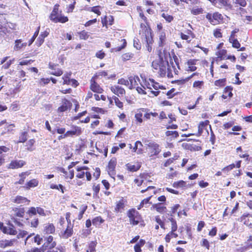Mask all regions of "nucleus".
Listing matches in <instances>:
<instances>
[{
  "instance_id": "1",
  "label": "nucleus",
  "mask_w": 252,
  "mask_h": 252,
  "mask_svg": "<svg viewBox=\"0 0 252 252\" xmlns=\"http://www.w3.org/2000/svg\"><path fill=\"white\" fill-rule=\"evenodd\" d=\"M139 34L141 36V39L143 43L146 44V47L149 52H151L152 47L151 44L153 43V36L151 29L146 26L144 24H141Z\"/></svg>"
},
{
  "instance_id": "2",
  "label": "nucleus",
  "mask_w": 252,
  "mask_h": 252,
  "mask_svg": "<svg viewBox=\"0 0 252 252\" xmlns=\"http://www.w3.org/2000/svg\"><path fill=\"white\" fill-rule=\"evenodd\" d=\"M168 66V61L163 60L160 57L158 59L154 61L152 64L154 71L162 77L165 76Z\"/></svg>"
},
{
  "instance_id": "3",
  "label": "nucleus",
  "mask_w": 252,
  "mask_h": 252,
  "mask_svg": "<svg viewBox=\"0 0 252 252\" xmlns=\"http://www.w3.org/2000/svg\"><path fill=\"white\" fill-rule=\"evenodd\" d=\"M146 145L151 151V156L158 155L161 151L159 149V145L155 142L148 141Z\"/></svg>"
},
{
  "instance_id": "4",
  "label": "nucleus",
  "mask_w": 252,
  "mask_h": 252,
  "mask_svg": "<svg viewBox=\"0 0 252 252\" xmlns=\"http://www.w3.org/2000/svg\"><path fill=\"white\" fill-rule=\"evenodd\" d=\"M34 235V233L31 234L26 239L25 241V245H31L32 243L34 242L37 245H40L42 241V238L39 235H36L32 238V236Z\"/></svg>"
},
{
  "instance_id": "5",
  "label": "nucleus",
  "mask_w": 252,
  "mask_h": 252,
  "mask_svg": "<svg viewBox=\"0 0 252 252\" xmlns=\"http://www.w3.org/2000/svg\"><path fill=\"white\" fill-rule=\"evenodd\" d=\"M46 242L42 245L43 250L46 251L48 249H52L56 246V243L53 241V237L52 236H49L45 238Z\"/></svg>"
},
{
  "instance_id": "6",
  "label": "nucleus",
  "mask_w": 252,
  "mask_h": 252,
  "mask_svg": "<svg viewBox=\"0 0 252 252\" xmlns=\"http://www.w3.org/2000/svg\"><path fill=\"white\" fill-rule=\"evenodd\" d=\"M72 129L70 130L67 131L64 134V137H68V136H79L81 133V128L79 126H72Z\"/></svg>"
},
{
  "instance_id": "7",
  "label": "nucleus",
  "mask_w": 252,
  "mask_h": 252,
  "mask_svg": "<svg viewBox=\"0 0 252 252\" xmlns=\"http://www.w3.org/2000/svg\"><path fill=\"white\" fill-rule=\"evenodd\" d=\"M138 212L134 209L129 210L127 213V216L129 218L130 223L133 225H137L139 221L136 220Z\"/></svg>"
},
{
  "instance_id": "8",
  "label": "nucleus",
  "mask_w": 252,
  "mask_h": 252,
  "mask_svg": "<svg viewBox=\"0 0 252 252\" xmlns=\"http://www.w3.org/2000/svg\"><path fill=\"white\" fill-rule=\"evenodd\" d=\"M129 82V89H132L136 88L140 83V79L138 76L136 75H131L128 77Z\"/></svg>"
},
{
  "instance_id": "9",
  "label": "nucleus",
  "mask_w": 252,
  "mask_h": 252,
  "mask_svg": "<svg viewBox=\"0 0 252 252\" xmlns=\"http://www.w3.org/2000/svg\"><path fill=\"white\" fill-rule=\"evenodd\" d=\"M111 91L118 96H123L126 93L124 88L119 85H114L110 88Z\"/></svg>"
},
{
  "instance_id": "10",
  "label": "nucleus",
  "mask_w": 252,
  "mask_h": 252,
  "mask_svg": "<svg viewBox=\"0 0 252 252\" xmlns=\"http://www.w3.org/2000/svg\"><path fill=\"white\" fill-rule=\"evenodd\" d=\"M91 90L94 93L101 94L103 92V89L93 79L91 81Z\"/></svg>"
},
{
  "instance_id": "11",
  "label": "nucleus",
  "mask_w": 252,
  "mask_h": 252,
  "mask_svg": "<svg viewBox=\"0 0 252 252\" xmlns=\"http://www.w3.org/2000/svg\"><path fill=\"white\" fill-rule=\"evenodd\" d=\"M25 163V162L23 160H12L9 164V168L11 169L21 168L23 166Z\"/></svg>"
},
{
  "instance_id": "12",
  "label": "nucleus",
  "mask_w": 252,
  "mask_h": 252,
  "mask_svg": "<svg viewBox=\"0 0 252 252\" xmlns=\"http://www.w3.org/2000/svg\"><path fill=\"white\" fill-rule=\"evenodd\" d=\"M59 4H56L53 8L52 12H51L50 19L51 21L55 22V20L57 19V17L60 15V13H59Z\"/></svg>"
},
{
  "instance_id": "13",
  "label": "nucleus",
  "mask_w": 252,
  "mask_h": 252,
  "mask_svg": "<svg viewBox=\"0 0 252 252\" xmlns=\"http://www.w3.org/2000/svg\"><path fill=\"white\" fill-rule=\"evenodd\" d=\"M116 165V158H112L110 159L108 165V172L109 174H113Z\"/></svg>"
},
{
  "instance_id": "14",
  "label": "nucleus",
  "mask_w": 252,
  "mask_h": 252,
  "mask_svg": "<svg viewBox=\"0 0 252 252\" xmlns=\"http://www.w3.org/2000/svg\"><path fill=\"white\" fill-rule=\"evenodd\" d=\"M12 201L18 204H29L30 202L27 198L21 196H17Z\"/></svg>"
},
{
  "instance_id": "15",
  "label": "nucleus",
  "mask_w": 252,
  "mask_h": 252,
  "mask_svg": "<svg viewBox=\"0 0 252 252\" xmlns=\"http://www.w3.org/2000/svg\"><path fill=\"white\" fill-rule=\"evenodd\" d=\"M73 234L72 227L67 226L66 229L61 234V237L63 239H67L71 237Z\"/></svg>"
},
{
  "instance_id": "16",
  "label": "nucleus",
  "mask_w": 252,
  "mask_h": 252,
  "mask_svg": "<svg viewBox=\"0 0 252 252\" xmlns=\"http://www.w3.org/2000/svg\"><path fill=\"white\" fill-rule=\"evenodd\" d=\"M26 42H22L21 39H17L15 41V45L13 49L15 51H19L21 50L23 47H25L27 46Z\"/></svg>"
},
{
  "instance_id": "17",
  "label": "nucleus",
  "mask_w": 252,
  "mask_h": 252,
  "mask_svg": "<svg viewBox=\"0 0 252 252\" xmlns=\"http://www.w3.org/2000/svg\"><path fill=\"white\" fill-rule=\"evenodd\" d=\"M70 104L71 103L69 101L65 99L63 102L62 105L58 108V112H63L67 110V109L70 107Z\"/></svg>"
},
{
  "instance_id": "18",
  "label": "nucleus",
  "mask_w": 252,
  "mask_h": 252,
  "mask_svg": "<svg viewBox=\"0 0 252 252\" xmlns=\"http://www.w3.org/2000/svg\"><path fill=\"white\" fill-rule=\"evenodd\" d=\"M127 170L131 172H135L138 170L141 165L139 163H137L136 164H131L130 163H127L126 164Z\"/></svg>"
},
{
  "instance_id": "19",
  "label": "nucleus",
  "mask_w": 252,
  "mask_h": 252,
  "mask_svg": "<svg viewBox=\"0 0 252 252\" xmlns=\"http://www.w3.org/2000/svg\"><path fill=\"white\" fill-rule=\"evenodd\" d=\"M209 123V121L208 120H206L204 122H201L198 126V135H200L202 132L203 129L207 126Z\"/></svg>"
},
{
  "instance_id": "20",
  "label": "nucleus",
  "mask_w": 252,
  "mask_h": 252,
  "mask_svg": "<svg viewBox=\"0 0 252 252\" xmlns=\"http://www.w3.org/2000/svg\"><path fill=\"white\" fill-rule=\"evenodd\" d=\"M38 185V181L36 179H33L28 182L26 184V188L27 189H30L31 188H34L37 187Z\"/></svg>"
},
{
  "instance_id": "21",
  "label": "nucleus",
  "mask_w": 252,
  "mask_h": 252,
  "mask_svg": "<svg viewBox=\"0 0 252 252\" xmlns=\"http://www.w3.org/2000/svg\"><path fill=\"white\" fill-rule=\"evenodd\" d=\"M153 207L155 209L157 212L160 213L164 212L166 209L161 203L154 204L153 205Z\"/></svg>"
},
{
  "instance_id": "22",
  "label": "nucleus",
  "mask_w": 252,
  "mask_h": 252,
  "mask_svg": "<svg viewBox=\"0 0 252 252\" xmlns=\"http://www.w3.org/2000/svg\"><path fill=\"white\" fill-rule=\"evenodd\" d=\"M44 231L47 234H53L55 231V227L53 224H48L45 226Z\"/></svg>"
},
{
  "instance_id": "23",
  "label": "nucleus",
  "mask_w": 252,
  "mask_h": 252,
  "mask_svg": "<svg viewBox=\"0 0 252 252\" xmlns=\"http://www.w3.org/2000/svg\"><path fill=\"white\" fill-rule=\"evenodd\" d=\"M175 231H173L171 230V231L166 235L165 240L166 242L168 243L172 238L178 237V234L175 233Z\"/></svg>"
},
{
  "instance_id": "24",
  "label": "nucleus",
  "mask_w": 252,
  "mask_h": 252,
  "mask_svg": "<svg viewBox=\"0 0 252 252\" xmlns=\"http://www.w3.org/2000/svg\"><path fill=\"white\" fill-rule=\"evenodd\" d=\"M7 226H4L3 223L0 222V229L4 233L9 234L10 235H15L17 233V231L15 229H12L11 231H6V227Z\"/></svg>"
},
{
  "instance_id": "25",
  "label": "nucleus",
  "mask_w": 252,
  "mask_h": 252,
  "mask_svg": "<svg viewBox=\"0 0 252 252\" xmlns=\"http://www.w3.org/2000/svg\"><path fill=\"white\" fill-rule=\"evenodd\" d=\"M49 32L45 31L42 32L38 37L37 41L39 42V46L41 45L44 41V38L48 36Z\"/></svg>"
},
{
  "instance_id": "26",
  "label": "nucleus",
  "mask_w": 252,
  "mask_h": 252,
  "mask_svg": "<svg viewBox=\"0 0 252 252\" xmlns=\"http://www.w3.org/2000/svg\"><path fill=\"white\" fill-rule=\"evenodd\" d=\"M226 50L222 49L217 52L216 55L218 56V58L220 59V60H223L226 59Z\"/></svg>"
},
{
  "instance_id": "27",
  "label": "nucleus",
  "mask_w": 252,
  "mask_h": 252,
  "mask_svg": "<svg viewBox=\"0 0 252 252\" xmlns=\"http://www.w3.org/2000/svg\"><path fill=\"white\" fill-rule=\"evenodd\" d=\"M29 175L30 172L28 171L21 173L19 175V176L21 177V179L19 180V181H18L16 183L19 184H23L26 177L29 176Z\"/></svg>"
},
{
  "instance_id": "28",
  "label": "nucleus",
  "mask_w": 252,
  "mask_h": 252,
  "mask_svg": "<svg viewBox=\"0 0 252 252\" xmlns=\"http://www.w3.org/2000/svg\"><path fill=\"white\" fill-rule=\"evenodd\" d=\"M139 145L141 147H142L143 146L142 143L140 141H137L135 143V146L133 148V151L135 152L137 150V154H140L142 153V149H141V148H139Z\"/></svg>"
},
{
  "instance_id": "29",
  "label": "nucleus",
  "mask_w": 252,
  "mask_h": 252,
  "mask_svg": "<svg viewBox=\"0 0 252 252\" xmlns=\"http://www.w3.org/2000/svg\"><path fill=\"white\" fill-rule=\"evenodd\" d=\"M14 215L16 217L22 218L23 217L24 214V209L22 208H15L14 210Z\"/></svg>"
},
{
  "instance_id": "30",
  "label": "nucleus",
  "mask_w": 252,
  "mask_h": 252,
  "mask_svg": "<svg viewBox=\"0 0 252 252\" xmlns=\"http://www.w3.org/2000/svg\"><path fill=\"white\" fill-rule=\"evenodd\" d=\"M103 221V220L100 217H96L92 220V223L93 225L97 226L101 224Z\"/></svg>"
},
{
  "instance_id": "31",
  "label": "nucleus",
  "mask_w": 252,
  "mask_h": 252,
  "mask_svg": "<svg viewBox=\"0 0 252 252\" xmlns=\"http://www.w3.org/2000/svg\"><path fill=\"white\" fill-rule=\"evenodd\" d=\"M125 207L124 201L123 199L117 202L115 210L117 212H120Z\"/></svg>"
},
{
  "instance_id": "32",
  "label": "nucleus",
  "mask_w": 252,
  "mask_h": 252,
  "mask_svg": "<svg viewBox=\"0 0 252 252\" xmlns=\"http://www.w3.org/2000/svg\"><path fill=\"white\" fill-rule=\"evenodd\" d=\"M229 41L232 44V47L235 48H239L240 47V44L237 39L235 38H229Z\"/></svg>"
},
{
  "instance_id": "33",
  "label": "nucleus",
  "mask_w": 252,
  "mask_h": 252,
  "mask_svg": "<svg viewBox=\"0 0 252 252\" xmlns=\"http://www.w3.org/2000/svg\"><path fill=\"white\" fill-rule=\"evenodd\" d=\"M13 243L11 241L5 240L0 242V247L1 248H5L8 246H11Z\"/></svg>"
},
{
  "instance_id": "34",
  "label": "nucleus",
  "mask_w": 252,
  "mask_h": 252,
  "mask_svg": "<svg viewBox=\"0 0 252 252\" xmlns=\"http://www.w3.org/2000/svg\"><path fill=\"white\" fill-rule=\"evenodd\" d=\"M186 186V183L183 181L181 180L178 182H175L173 183V186L174 188H183Z\"/></svg>"
},
{
  "instance_id": "35",
  "label": "nucleus",
  "mask_w": 252,
  "mask_h": 252,
  "mask_svg": "<svg viewBox=\"0 0 252 252\" xmlns=\"http://www.w3.org/2000/svg\"><path fill=\"white\" fill-rule=\"evenodd\" d=\"M71 75V73L70 72L67 73L65 74H64L63 77V84H69V81L71 79H70V77Z\"/></svg>"
},
{
  "instance_id": "36",
  "label": "nucleus",
  "mask_w": 252,
  "mask_h": 252,
  "mask_svg": "<svg viewBox=\"0 0 252 252\" xmlns=\"http://www.w3.org/2000/svg\"><path fill=\"white\" fill-rule=\"evenodd\" d=\"M252 217V215L250 214H244L240 218V221L243 222L245 225H248V221L247 220V218Z\"/></svg>"
},
{
  "instance_id": "37",
  "label": "nucleus",
  "mask_w": 252,
  "mask_h": 252,
  "mask_svg": "<svg viewBox=\"0 0 252 252\" xmlns=\"http://www.w3.org/2000/svg\"><path fill=\"white\" fill-rule=\"evenodd\" d=\"M203 9L202 8L195 7L191 10V14L196 15L202 13Z\"/></svg>"
},
{
  "instance_id": "38",
  "label": "nucleus",
  "mask_w": 252,
  "mask_h": 252,
  "mask_svg": "<svg viewBox=\"0 0 252 252\" xmlns=\"http://www.w3.org/2000/svg\"><path fill=\"white\" fill-rule=\"evenodd\" d=\"M68 20V18L64 16H62L61 14L57 17L54 23L61 22L62 23H65Z\"/></svg>"
},
{
  "instance_id": "39",
  "label": "nucleus",
  "mask_w": 252,
  "mask_h": 252,
  "mask_svg": "<svg viewBox=\"0 0 252 252\" xmlns=\"http://www.w3.org/2000/svg\"><path fill=\"white\" fill-rule=\"evenodd\" d=\"M233 3L242 7H245L247 4L246 0H233Z\"/></svg>"
},
{
  "instance_id": "40",
  "label": "nucleus",
  "mask_w": 252,
  "mask_h": 252,
  "mask_svg": "<svg viewBox=\"0 0 252 252\" xmlns=\"http://www.w3.org/2000/svg\"><path fill=\"white\" fill-rule=\"evenodd\" d=\"M165 135L167 136H171L173 138H176L179 136V133L177 131L168 130L165 132Z\"/></svg>"
},
{
  "instance_id": "41",
  "label": "nucleus",
  "mask_w": 252,
  "mask_h": 252,
  "mask_svg": "<svg viewBox=\"0 0 252 252\" xmlns=\"http://www.w3.org/2000/svg\"><path fill=\"white\" fill-rule=\"evenodd\" d=\"M27 132H22L19 136V142L24 143L27 140Z\"/></svg>"
},
{
  "instance_id": "42",
  "label": "nucleus",
  "mask_w": 252,
  "mask_h": 252,
  "mask_svg": "<svg viewBox=\"0 0 252 252\" xmlns=\"http://www.w3.org/2000/svg\"><path fill=\"white\" fill-rule=\"evenodd\" d=\"M133 56V54L130 53H126L125 54H124L122 56V60L124 61H127L130 60L131 58H132Z\"/></svg>"
},
{
  "instance_id": "43",
  "label": "nucleus",
  "mask_w": 252,
  "mask_h": 252,
  "mask_svg": "<svg viewBox=\"0 0 252 252\" xmlns=\"http://www.w3.org/2000/svg\"><path fill=\"white\" fill-rule=\"evenodd\" d=\"M39 29H40V27L39 26V27H37V30L35 32H34L33 35L32 36V38L29 41V46L31 45L33 43V42L34 41V40L36 38V37L37 36V35H38V34L39 33Z\"/></svg>"
},
{
  "instance_id": "44",
  "label": "nucleus",
  "mask_w": 252,
  "mask_h": 252,
  "mask_svg": "<svg viewBox=\"0 0 252 252\" xmlns=\"http://www.w3.org/2000/svg\"><path fill=\"white\" fill-rule=\"evenodd\" d=\"M80 38L81 39L86 40L89 37V34L88 32L83 31L79 33Z\"/></svg>"
},
{
  "instance_id": "45",
  "label": "nucleus",
  "mask_w": 252,
  "mask_h": 252,
  "mask_svg": "<svg viewBox=\"0 0 252 252\" xmlns=\"http://www.w3.org/2000/svg\"><path fill=\"white\" fill-rule=\"evenodd\" d=\"M225 82V78L219 79L215 82V85L218 87H222L224 86Z\"/></svg>"
},
{
  "instance_id": "46",
  "label": "nucleus",
  "mask_w": 252,
  "mask_h": 252,
  "mask_svg": "<svg viewBox=\"0 0 252 252\" xmlns=\"http://www.w3.org/2000/svg\"><path fill=\"white\" fill-rule=\"evenodd\" d=\"M118 83L121 85H124L127 86L128 88L129 87V80H126L124 78H121L118 80Z\"/></svg>"
},
{
  "instance_id": "47",
  "label": "nucleus",
  "mask_w": 252,
  "mask_h": 252,
  "mask_svg": "<svg viewBox=\"0 0 252 252\" xmlns=\"http://www.w3.org/2000/svg\"><path fill=\"white\" fill-rule=\"evenodd\" d=\"M161 16L168 22H171L173 20V17L172 16L165 13H163L161 14Z\"/></svg>"
},
{
  "instance_id": "48",
  "label": "nucleus",
  "mask_w": 252,
  "mask_h": 252,
  "mask_svg": "<svg viewBox=\"0 0 252 252\" xmlns=\"http://www.w3.org/2000/svg\"><path fill=\"white\" fill-rule=\"evenodd\" d=\"M133 46L137 50L141 49V44L139 39L135 37L133 39Z\"/></svg>"
},
{
  "instance_id": "49",
  "label": "nucleus",
  "mask_w": 252,
  "mask_h": 252,
  "mask_svg": "<svg viewBox=\"0 0 252 252\" xmlns=\"http://www.w3.org/2000/svg\"><path fill=\"white\" fill-rule=\"evenodd\" d=\"M35 142V140L34 139H30L28 141L27 143V150L29 151H32L33 150V149L32 148V146L34 144Z\"/></svg>"
},
{
  "instance_id": "50",
  "label": "nucleus",
  "mask_w": 252,
  "mask_h": 252,
  "mask_svg": "<svg viewBox=\"0 0 252 252\" xmlns=\"http://www.w3.org/2000/svg\"><path fill=\"white\" fill-rule=\"evenodd\" d=\"M124 42H123V44L122 46H119V47H117L116 48H115L114 49H113V50L115 52H119L122 49H124V48H125V47L126 46V41L125 39H123L122 40Z\"/></svg>"
},
{
  "instance_id": "51",
  "label": "nucleus",
  "mask_w": 252,
  "mask_h": 252,
  "mask_svg": "<svg viewBox=\"0 0 252 252\" xmlns=\"http://www.w3.org/2000/svg\"><path fill=\"white\" fill-rule=\"evenodd\" d=\"M63 71L60 69H57L56 68L54 69L51 72V74L57 76H60L63 74Z\"/></svg>"
},
{
  "instance_id": "52",
  "label": "nucleus",
  "mask_w": 252,
  "mask_h": 252,
  "mask_svg": "<svg viewBox=\"0 0 252 252\" xmlns=\"http://www.w3.org/2000/svg\"><path fill=\"white\" fill-rule=\"evenodd\" d=\"M37 213V208L31 207L28 211V214L30 215H35Z\"/></svg>"
},
{
  "instance_id": "53",
  "label": "nucleus",
  "mask_w": 252,
  "mask_h": 252,
  "mask_svg": "<svg viewBox=\"0 0 252 252\" xmlns=\"http://www.w3.org/2000/svg\"><path fill=\"white\" fill-rule=\"evenodd\" d=\"M114 99L117 106L120 108H122L123 107V103L119 99V98L115 96L114 98Z\"/></svg>"
},
{
  "instance_id": "54",
  "label": "nucleus",
  "mask_w": 252,
  "mask_h": 252,
  "mask_svg": "<svg viewBox=\"0 0 252 252\" xmlns=\"http://www.w3.org/2000/svg\"><path fill=\"white\" fill-rule=\"evenodd\" d=\"M203 84V81H195L193 84V87L194 88L200 89Z\"/></svg>"
},
{
  "instance_id": "55",
  "label": "nucleus",
  "mask_w": 252,
  "mask_h": 252,
  "mask_svg": "<svg viewBox=\"0 0 252 252\" xmlns=\"http://www.w3.org/2000/svg\"><path fill=\"white\" fill-rule=\"evenodd\" d=\"M149 80L152 83V86L156 90L158 89V88H159V85L158 83L156 82L155 80L153 79H150Z\"/></svg>"
},
{
  "instance_id": "56",
  "label": "nucleus",
  "mask_w": 252,
  "mask_h": 252,
  "mask_svg": "<svg viewBox=\"0 0 252 252\" xmlns=\"http://www.w3.org/2000/svg\"><path fill=\"white\" fill-rule=\"evenodd\" d=\"M142 117V114L140 112L136 113L135 115V118L136 121L137 122H139L140 123H141L143 121Z\"/></svg>"
},
{
  "instance_id": "57",
  "label": "nucleus",
  "mask_w": 252,
  "mask_h": 252,
  "mask_svg": "<svg viewBox=\"0 0 252 252\" xmlns=\"http://www.w3.org/2000/svg\"><path fill=\"white\" fill-rule=\"evenodd\" d=\"M37 213L41 216H45L46 215L44 209L40 207H37Z\"/></svg>"
},
{
  "instance_id": "58",
  "label": "nucleus",
  "mask_w": 252,
  "mask_h": 252,
  "mask_svg": "<svg viewBox=\"0 0 252 252\" xmlns=\"http://www.w3.org/2000/svg\"><path fill=\"white\" fill-rule=\"evenodd\" d=\"M201 245L203 247H206L208 250L209 249V243L208 241L206 239H203L202 240Z\"/></svg>"
},
{
  "instance_id": "59",
  "label": "nucleus",
  "mask_w": 252,
  "mask_h": 252,
  "mask_svg": "<svg viewBox=\"0 0 252 252\" xmlns=\"http://www.w3.org/2000/svg\"><path fill=\"white\" fill-rule=\"evenodd\" d=\"M31 224L32 227H36L38 225V219L34 218L31 221Z\"/></svg>"
},
{
  "instance_id": "60",
  "label": "nucleus",
  "mask_w": 252,
  "mask_h": 252,
  "mask_svg": "<svg viewBox=\"0 0 252 252\" xmlns=\"http://www.w3.org/2000/svg\"><path fill=\"white\" fill-rule=\"evenodd\" d=\"M96 244L94 242H92L89 245V251L90 252H94L95 251V248Z\"/></svg>"
},
{
  "instance_id": "61",
  "label": "nucleus",
  "mask_w": 252,
  "mask_h": 252,
  "mask_svg": "<svg viewBox=\"0 0 252 252\" xmlns=\"http://www.w3.org/2000/svg\"><path fill=\"white\" fill-rule=\"evenodd\" d=\"M14 59H13L12 60H9V61H7L5 63H4L2 65V67L5 69L8 68L9 67V66H10V65L13 63V62L14 61Z\"/></svg>"
},
{
  "instance_id": "62",
  "label": "nucleus",
  "mask_w": 252,
  "mask_h": 252,
  "mask_svg": "<svg viewBox=\"0 0 252 252\" xmlns=\"http://www.w3.org/2000/svg\"><path fill=\"white\" fill-rule=\"evenodd\" d=\"M214 35L217 38H220L222 36L220 29H216L214 32Z\"/></svg>"
},
{
  "instance_id": "63",
  "label": "nucleus",
  "mask_w": 252,
  "mask_h": 252,
  "mask_svg": "<svg viewBox=\"0 0 252 252\" xmlns=\"http://www.w3.org/2000/svg\"><path fill=\"white\" fill-rule=\"evenodd\" d=\"M105 53L101 51H99L96 53V57L100 59H102L105 57Z\"/></svg>"
},
{
  "instance_id": "64",
  "label": "nucleus",
  "mask_w": 252,
  "mask_h": 252,
  "mask_svg": "<svg viewBox=\"0 0 252 252\" xmlns=\"http://www.w3.org/2000/svg\"><path fill=\"white\" fill-rule=\"evenodd\" d=\"M91 9V11L93 12L98 15H100L101 14V12L97 8L96 6H94L93 7L90 8Z\"/></svg>"
}]
</instances>
